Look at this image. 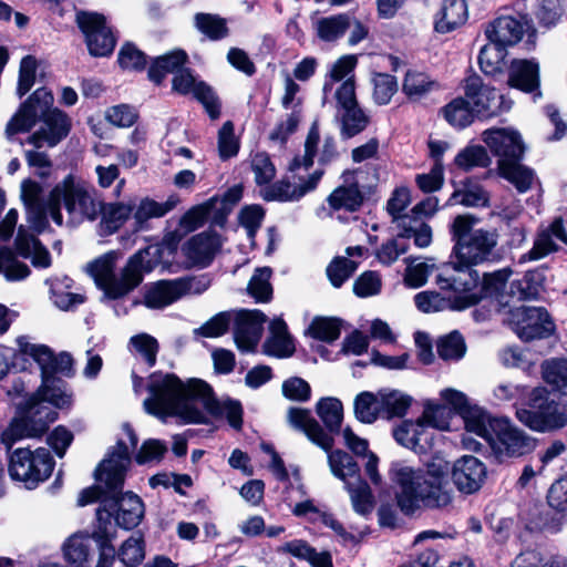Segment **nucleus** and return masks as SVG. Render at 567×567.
I'll use <instances>...</instances> for the list:
<instances>
[{
	"label": "nucleus",
	"instance_id": "obj_64",
	"mask_svg": "<svg viewBox=\"0 0 567 567\" xmlns=\"http://www.w3.org/2000/svg\"><path fill=\"white\" fill-rule=\"evenodd\" d=\"M373 101L379 105H386L390 103L392 96L398 91V82L393 75L385 73H378L372 78Z\"/></svg>",
	"mask_w": 567,
	"mask_h": 567
},
{
	"label": "nucleus",
	"instance_id": "obj_20",
	"mask_svg": "<svg viewBox=\"0 0 567 567\" xmlns=\"http://www.w3.org/2000/svg\"><path fill=\"white\" fill-rule=\"evenodd\" d=\"M267 317L260 310H243L236 317L235 342L241 351H252L260 340Z\"/></svg>",
	"mask_w": 567,
	"mask_h": 567
},
{
	"label": "nucleus",
	"instance_id": "obj_44",
	"mask_svg": "<svg viewBox=\"0 0 567 567\" xmlns=\"http://www.w3.org/2000/svg\"><path fill=\"white\" fill-rule=\"evenodd\" d=\"M543 380L561 395H567V359L551 358L540 365Z\"/></svg>",
	"mask_w": 567,
	"mask_h": 567
},
{
	"label": "nucleus",
	"instance_id": "obj_22",
	"mask_svg": "<svg viewBox=\"0 0 567 567\" xmlns=\"http://www.w3.org/2000/svg\"><path fill=\"white\" fill-rule=\"evenodd\" d=\"M507 84L524 93H533L534 99L540 97L539 63L532 59H515L508 66Z\"/></svg>",
	"mask_w": 567,
	"mask_h": 567
},
{
	"label": "nucleus",
	"instance_id": "obj_24",
	"mask_svg": "<svg viewBox=\"0 0 567 567\" xmlns=\"http://www.w3.org/2000/svg\"><path fill=\"white\" fill-rule=\"evenodd\" d=\"M529 29L530 24L525 18L506 16L499 17L489 23L485 33L491 42H495L503 48H506L518 43L524 33Z\"/></svg>",
	"mask_w": 567,
	"mask_h": 567
},
{
	"label": "nucleus",
	"instance_id": "obj_15",
	"mask_svg": "<svg viewBox=\"0 0 567 567\" xmlns=\"http://www.w3.org/2000/svg\"><path fill=\"white\" fill-rule=\"evenodd\" d=\"M464 90L465 97L478 118H491L497 116L503 110L509 109V105L504 106V96L499 95L494 87L484 84L477 75L465 80Z\"/></svg>",
	"mask_w": 567,
	"mask_h": 567
},
{
	"label": "nucleus",
	"instance_id": "obj_6",
	"mask_svg": "<svg viewBox=\"0 0 567 567\" xmlns=\"http://www.w3.org/2000/svg\"><path fill=\"white\" fill-rule=\"evenodd\" d=\"M61 204L70 221L76 224L95 220L102 212V200L97 197L96 190L71 174L52 188L48 198L50 217L58 226L63 224Z\"/></svg>",
	"mask_w": 567,
	"mask_h": 567
},
{
	"label": "nucleus",
	"instance_id": "obj_10",
	"mask_svg": "<svg viewBox=\"0 0 567 567\" xmlns=\"http://www.w3.org/2000/svg\"><path fill=\"white\" fill-rule=\"evenodd\" d=\"M54 468V460L45 447L30 450L20 447L14 450L9 457V475L13 481L24 484L29 489L35 488L47 481Z\"/></svg>",
	"mask_w": 567,
	"mask_h": 567
},
{
	"label": "nucleus",
	"instance_id": "obj_58",
	"mask_svg": "<svg viewBox=\"0 0 567 567\" xmlns=\"http://www.w3.org/2000/svg\"><path fill=\"white\" fill-rule=\"evenodd\" d=\"M133 207L123 203L104 205L102 203V226L109 231H116L132 215Z\"/></svg>",
	"mask_w": 567,
	"mask_h": 567
},
{
	"label": "nucleus",
	"instance_id": "obj_40",
	"mask_svg": "<svg viewBox=\"0 0 567 567\" xmlns=\"http://www.w3.org/2000/svg\"><path fill=\"white\" fill-rule=\"evenodd\" d=\"M498 169L501 175L520 193L527 192L536 181L534 172L519 164L518 159H499Z\"/></svg>",
	"mask_w": 567,
	"mask_h": 567
},
{
	"label": "nucleus",
	"instance_id": "obj_51",
	"mask_svg": "<svg viewBox=\"0 0 567 567\" xmlns=\"http://www.w3.org/2000/svg\"><path fill=\"white\" fill-rule=\"evenodd\" d=\"M340 114V134L342 138H351L362 131L369 124V116L358 105L339 111Z\"/></svg>",
	"mask_w": 567,
	"mask_h": 567
},
{
	"label": "nucleus",
	"instance_id": "obj_56",
	"mask_svg": "<svg viewBox=\"0 0 567 567\" xmlns=\"http://www.w3.org/2000/svg\"><path fill=\"white\" fill-rule=\"evenodd\" d=\"M272 270L269 267L257 268L251 276L247 291L258 302H268L272 297V286L270 284Z\"/></svg>",
	"mask_w": 567,
	"mask_h": 567
},
{
	"label": "nucleus",
	"instance_id": "obj_37",
	"mask_svg": "<svg viewBox=\"0 0 567 567\" xmlns=\"http://www.w3.org/2000/svg\"><path fill=\"white\" fill-rule=\"evenodd\" d=\"M117 511L115 514L116 524L125 529L136 527L144 517V504L142 499L131 492L115 498Z\"/></svg>",
	"mask_w": 567,
	"mask_h": 567
},
{
	"label": "nucleus",
	"instance_id": "obj_50",
	"mask_svg": "<svg viewBox=\"0 0 567 567\" xmlns=\"http://www.w3.org/2000/svg\"><path fill=\"white\" fill-rule=\"evenodd\" d=\"M353 409L354 415L360 422L365 424L373 423L382 415L379 391L377 393L368 391L359 393L354 399Z\"/></svg>",
	"mask_w": 567,
	"mask_h": 567
},
{
	"label": "nucleus",
	"instance_id": "obj_41",
	"mask_svg": "<svg viewBox=\"0 0 567 567\" xmlns=\"http://www.w3.org/2000/svg\"><path fill=\"white\" fill-rule=\"evenodd\" d=\"M279 550L305 559L313 567H332L331 557L327 551L319 553L302 539L287 542L280 546Z\"/></svg>",
	"mask_w": 567,
	"mask_h": 567
},
{
	"label": "nucleus",
	"instance_id": "obj_5",
	"mask_svg": "<svg viewBox=\"0 0 567 567\" xmlns=\"http://www.w3.org/2000/svg\"><path fill=\"white\" fill-rule=\"evenodd\" d=\"M477 219L457 215L450 225L452 255L461 266H480L495 260L498 234L494 229L475 228Z\"/></svg>",
	"mask_w": 567,
	"mask_h": 567
},
{
	"label": "nucleus",
	"instance_id": "obj_45",
	"mask_svg": "<svg viewBox=\"0 0 567 567\" xmlns=\"http://www.w3.org/2000/svg\"><path fill=\"white\" fill-rule=\"evenodd\" d=\"M186 61L187 54L182 50L158 56L150 66L148 78L155 83H161L167 73L176 74L178 71L183 70Z\"/></svg>",
	"mask_w": 567,
	"mask_h": 567
},
{
	"label": "nucleus",
	"instance_id": "obj_28",
	"mask_svg": "<svg viewBox=\"0 0 567 567\" xmlns=\"http://www.w3.org/2000/svg\"><path fill=\"white\" fill-rule=\"evenodd\" d=\"M342 179L343 184L329 195L328 204L334 210L355 212L363 203V194L355 182V172L346 171Z\"/></svg>",
	"mask_w": 567,
	"mask_h": 567
},
{
	"label": "nucleus",
	"instance_id": "obj_55",
	"mask_svg": "<svg viewBox=\"0 0 567 567\" xmlns=\"http://www.w3.org/2000/svg\"><path fill=\"white\" fill-rule=\"evenodd\" d=\"M31 274L29 266L16 257L9 248H0V275L8 281H20Z\"/></svg>",
	"mask_w": 567,
	"mask_h": 567
},
{
	"label": "nucleus",
	"instance_id": "obj_36",
	"mask_svg": "<svg viewBox=\"0 0 567 567\" xmlns=\"http://www.w3.org/2000/svg\"><path fill=\"white\" fill-rule=\"evenodd\" d=\"M183 285L174 280H159L147 287L144 305L150 309H162L181 299Z\"/></svg>",
	"mask_w": 567,
	"mask_h": 567
},
{
	"label": "nucleus",
	"instance_id": "obj_59",
	"mask_svg": "<svg viewBox=\"0 0 567 567\" xmlns=\"http://www.w3.org/2000/svg\"><path fill=\"white\" fill-rule=\"evenodd\" d=\"M243 197V187L240 185H234L221 197H212L209 200H216L214 203V217L213 223L223 225L227 215L233 210L236 204Z\"/></svg>",
	"mask_w": 567,
	"mask_h": 567
},
{
	"label": "nucleus",
	"instance_id": "obj_46",
	"mask_svg": "<svg viewBox=\"0 0 567 567\" xmlns=\"http://www.w3.org/2000/svg\"><path fill=\"white\" fill-rule=\"evenodd\" d=\"M441 114L446 122L455 128H464L471 125L475 118V113L468 100L456 97L441 110Z\"/></svg>",
	"mask_w": 567,
	"mask_h": 567
},
{
	"label": "nucleus",
	"instance_id": "obj_43",
	"mask_svg": "<svg viewBox=\"0 0 567 567\" xmlns=\"http://www.w3.org/2000/svg\"><path fill=\"white\" fill-rule=\"evenodd\" d=\"M358 58L354 54H347L339 58L334 61L329 72L326 75L324 83L322 86L323 91V100L322 103L326 102L328 92H331L336 84H339L347 80L348 78H354L353 71L357 66Z\"/></svg>",
	"mask_w": 567,
	"mask_h": 567
},
{
	"label": "nucleus",
	"instance_id": "obj_26",
	"mask_svg": "<svg viewBox=\"0 0 567 567\" xmlns=\"http://www.w3.org/2000/svg\"><path fill=\"white\" fill-rule=\"evenodd\" d=\"M198 406L205 412L206 422L208 415L224 416L228 423L236 430H239L243 424V408L238 401L225 400L218 401L213 394L212 388L207 384V390L200 393Z\"/></svg>",
	"mask_w": 567,
	"mask_h": 567
},
{
	"label": "nucleus",
	"instance_id": "obj_17",
	"mask_svg": "<svg viewBox=\"0 0 567 567\" xmlns=\"http://www.w3.org/2000/svg\"><path fill=\"white\" fill-rule=\"evenodd\" d=\"M441 398L463 417L467 433L476 435L485 432V424H487V419L491 415L477 405L472 404L463 392L445 389L441 391Z\"/></svg>",
	"mask_w": 567,
	"mask_h": 567
},
{
	"label": "nucleus",
	"instance_id": "obj_7",
	"mask_svg": "<svg viewBox=\"0 0 567 567\" xmlns=\"http://www.w3.org/2000/svg\"><path fill=\"white\" fill-rule=\"evenodd\" d=\"M112 540V533L104 526L92 535L72 534L64 540L61 550L70 567H112L116 555Z\"/></svg>",
	"mask_w": 567,
	"mask_h": 567
},
{
	"label": "nucleus",
	"instance_id": "obj_29",
	"mask_svg": "<svg viewBox=\"0 0 567 567\" xmlns=\"http://www.w3.org/2000/svg\"><path fill=\"white\" fill-rule=\"evenodd\" d=\"M289 423L301 430L307 437L320 446L324 451H329L333 446V439L327 434L320 424L310 415V412L305 409L291 408L288 411Z\"/></svg>",
	"mask_w": 567,
	"mask_h": 567
},
{
	"label": "nucleus",
	"instance_id": "obj_2",
	"mask_svg": "<svg viewBox=\"0 0 567 567\" xmlns=\"http://www.w3.org/2000/svg\"><path fill=\"white\" fill-rule=\"evenodd\" d=\"M150 396L143 402L148 414L159 419L178 417L183 423L205 424V412L198 406L207 383L199 379L182 382L175 374L154 372L150 375Z\"/></svg>",
	"mask_w": 567,
	"mask_h": 567
},
{
	"label": "nucleus",
	"instance_id": "obj_42",
	"mask_svg": "<svg viewBox=\"0 0 567 567\" xmlns=\"http://www.w3.org/2000/svg\"><path fill=\"white\" fill-rule=\"evenodd\" d=\"M545 276L542 270L527 271L519 280H513L509 285V295L518 301L535 299L543 291Z\"/></svg>",
	"mask_w": 567,
	"mask_h": 567
},
{
	"label": "nucleus",
	"instance_id": "obj_47",
	"mask_svg": "<svg viewBox=\"0 0 567 567\" xmlns=\"http://www.w3.org/2000/svg\"><path fill=\"white\" fill-rule=\"evenodd\" d=\"M328 452V464L331 473L343 481L344 484L351 482V478L355 480L359 476V466L351 455L342 450Z\"/></svg>",
	"mask_w": 567,
	"mask_h": 567
},
{
	"label": "nucleus",
	"instance_id": "obj_63",
	"mask_svg": "<svg viewBox=\"0 0 567 567\" xmlns=\"http://www.w3.org/2000/svg\"><path fill=\"white\" fill-rule=\"evenodd\" d=\"M357 268V261L347 257H336L327 267V276L333 287L340 288Z\"/></svg>",
	"mask_w": 567,
	"mask_h": 567
},
{
	"label": "nucleus",
	"instance_id": "obj_13",
	"mask_svg": "<svg viewBox=\"0 0 567 567\" xmlns=\"http://www.w3.org/2000/svg\"><path fill=\"white\" fill-rule=\"evenodd\" d=\"M411 203V194L406 187H398L393 190L386 203V210L392 217L401 236H413L414 245L419 248H426L432 243V228L421 218L411 214H403Z\"/></svg>",
	"mask_w": 567,
	"mask_h": 567
},
{
	"label": "nucleus",
	"instance_id": "obj_11",
	"mask_svg": "<svg viewBox=\"0 0 567 567\" xmlns=\"http://www.w3.org/2000/svg\"><path fill=\"white\" fill-rule=\"evenodd\" d=\"M516 415L523 424L537 432L555 431L567 425V413L543 386L533 389L529 408L517 410Z\"/></svg>",
	"mask_w": 567,
	"mask_h": 567
},
{
	"label": "nucleus",
	"instance_id": "obj_31",
	"mask_svg": "<svg viewBox=\"0 0 567 567\" xmlns=\"http://www.w3.org/2000/svg\"><path fill=\"white\" fill-rule=\"evenodd\" d=\"M557 240L567 245V234L560 218L555 219L547 229L539 231L533 248L522 256V260H538L546 257L557 249Z\"/></svg>",
	"mask_w": 567,
	"mask_h": 567
},
{
	"label": "nucleus",
	"instance_id": "obj_8",
	"mask_svg": "<svg viewBox=\"0 0 567 567\" xmlns=\"http://www.w3.org/2000/svg\"><path fill=\"white\" fill-rule=\"evenodd\" d=\"M18 410L19 416L1 434V441L8 449L21 439L41 436L58 417L54 409L34 394L19 403Z\"/></svg>",
	"mask_w": 567,
	"mask_h": 567
},
{
	"label": "nucleus",
	"instance_id": "obj_12",
	"mask_svg": "<svg viewBox=\"0 0 567 567\" xmlns=\"http://www.w3.org/2000/svg\"><path fill=\"white\" fill-rule=\"evenodd\" d=\"M502 305L504 321L520 340L544 339L554 333L555 324L545 308L520 305L506 309V303L502 302Z\"/></svg>",
	"mask_w": 567,
	"mask_h": 567
},
{
	"label": "nucleus",
	"instance_id": "obj_9",
	"mask_svg": "<svg viewBox=\"0 0 567 567\" xmlns=\"http://www.w3.org/2000/svg\"><path fill=\"white\" fill-rule=\"evenodd\" d=\"M476 435L491 446L499 461L506 457L525 455L536 446L533 437L513 427L505 419L489 416L487 424H485V432Z\"/></svg>",
	"mask_w": 567,
	"mask_h": 567
},
{
	"label": "nucleus",
	"instance_id": "obj_27",
	"mask_svg": "<svg viewBox=\"0 0 567 567\" xmlns=\"http://www.w3.org/2000/svg\"><path fill=\"white\" fill-rule=\"evenodd\" d=\"M322 175V171H316L306 181H302L299 184H292L285 181L277 182L262 190V197L266 200H298L317 187Z\"/></svg>",
	"mask_w": 567,
	"mask_h": 567
},
{
	"label": "nucleus",
	"instance_id": "obj_34",
	"mask_svg": "<svg viewBox=\"0 0 567 567\" xmlns=\"http://www.w3.org/2000/svg\"><path fill=\"white\" fill-rule=\"evenodd\" d=\"M14 246L17 252L23 258H30L35 268H49L51 266L49 250L22 226L18 230Z\"/></svg>",
	"mask_w": 567,
	"mask_h": 567
},
{
	"label": "nucleus",
	"instance_id": "obj_35",
	"mask_svg": "<svg viewBox=\"0 0 567 567\" xmlns=\"http://www.w3.org/2000/svg\"><path fill=\"white\" fill-rule=\"evenodd\" d=\"M467 20L465 0H444L435 16L434 28L440 33H447Z\"/></svg>",
	"mask_w": 567,
	"mask_h": 567
},
{
	"label": "nucleus",
	"instance_id": "obj_53",
	"mask_svg": "<svg viewBox=\"0 0 567 567\" xmlns=\"http://www.w3.org/2000/svg\"><path fill=\"white\" fill-rule=\"evenodd\" d=\"M344 485L350 495L354 512L360 515L371 513L373 508V497L369 485L360 477H357Z\"/></svg>",
	"mask_w": 567,
	"mask_h": 567
},
{
	"label": "nucleus",
	"instance_id": "obj_4",
	"mask_svg": "<svg viewBox=\"0 0 567 567\" xmlns=\"http://www.w3.org/2000/svg\"><path fill=\"white\" fill-rule=\"evenodd\" d=\"M19 351L31 357L41 370L42 384L34 393L45 404L63 409L72 404V393L65 382L55 375L71 377L73 374V359L71 354L61 352L55 355L44 344L32 343L27 337L17 339Z\"/></svg>",
	"mask_w": 567,
	"mask_h": 567
},
{
	"label": "nucleus",
	"instance_id": "obj_16",
	"mask_svg": "<svg viewBox=\"0 0 567 567\" xmlns=\"http://www.w3.org/2000/svg\"><path fill=\"white\" fill-rule=\"evenodd\" d=\"M76 22L85 35L90 53L94 56H105L113 52L115 38L105 24L104 17L97 13L80 12Z\"/></svg>",
	"mask_w": 567,
	"mask_h": 567
},
{
	"label": "nucleus",
	"instance_id": "obj_54",
	"mask_svg": "<svg viewBox=\"0 0 567 567\" xmlns=\"http://www.w3.org/2000/svg\"><path fill=\"white\" fill-rule=\"evenodd\" d=\"M171 208L168 204H161L150 198L142 199L133 214L135 230L146 229L148 220L163 217Z\"/></svg>",
	"mask_w": 567,
	"mask_h": 567
},
{
	"label": "nucleus",
	"instance_id": "obj_1",
	"mask_svg": "<svg viewBox=\"0 0 567 567\" xmlns=\"http://www.w3.org/2000/svg\"><path fill=\"white\" fill-rule=\"evenodd\" d=\"M456 488L464 494L477 492L486 478V466L477 457L465 455L456 460L450 470L444 458L435 457L425 468L414 467L405 461H393L389 478L395 492L399 508L413 515L422 507L445 508L453 502L449 474Z\"/></svg>",
	"mask_w": 567,
	"mask_h": 567
},
{
	"label": "nucleus",
	"instance_id": "obj_39",
	"mask_svg": "<svg viewBox=\"0 0 567 567\" xmlns=\"http://www.w3.org/2000/svg\"><path fill=\"white\" fill-rule=\"evenodd\" d=\"M441 84L427 73L409 70L404 76L402 91L412 101H419L427 94L439 91Z\"/></svg>",
	"mask_w": 567,
	"mask_h": 567
},
{
	"label": "nucleus",
	"instance_id": "obj_30",
	"mask_svg": "<svg viewBox=\"0 0 567 567\" xmlns=\"http://www.w3.org/2000/svg\"><path fill=\"white\" fill-rule=\"evenodd\" d=\"M120 258L121 254L118 251L111 250L97 257L86 266L90 276L109 298H112L111 289L116 285L117 277L114 270Z\"/></svg>",
	"mask_w": 567,
	"mask_h": 567
},
{
	"label": "nucleus",
	"instance_id": "obj_14",
	"mask_svg": "<svg viewBox=\"0 0 567 567\" xmlns=\"http://www.w3.org/2000/svg\"><path fill=\"white\" fill-rule=\"evenodd\" d=\"M123 429L131 441V447L118 441L95 471L96 480L105 484L114 498L116 492L123 486L125 472L131 464V449H135L137 444V437L133 429L127 424Z\"/></svg>",
	"mask_w": 567,
	"mask_h": 567
},
{
	"label": "nucleus",
	"instance_id": "obj_60",
	"mask_svg": "<svg viewBox=\"0 0 567 567\" xmlns=\"http://www.w3.org/2000/svg\"><path fill=\"white\" fill-rule=\"evenodd\" d=\"M317 413L330 431H337L340 427L343 417V408L340 400L336 398H326L317 403Z\"/></svg>",
	"mask_w": 567,
	"mask_h": 567
},
{
	"label": "nucleus",
	"instance_id": "obj_38",
	"mask_svg": "<svg viewBox=\"0 0 567 567\" xmlns=\"http://www.w3.org/2000/svg\"><path fill=\"white\" fill-rule=\"evenodd\" d=\"M270 336L264 344L265 352L278 358L290 357L295 346L282 319H274L269 326Z\"/></svg>",
	"mask_w": 567,
	"mask_h": 567
},
{
	"label": "nucleus",
	"instance_id": "obj_57",
	"mask_svg": "<svg viewBox=\"0 0 567 567\" xmlns=\"http://www.w3.org/2000/svg\"><path fill=\"white\" fill-rule=\"evenodd\" d=\"M194 21L196 29L213 41L224 39L228 34L226 20L219 16L197 13Z\"/></svg>",
	"mask_w": 567,
	"mask_h": 567
},
{
	"label": "nucleus",
	"instance_id": "obj_49",
	"mask_svg": "<svg viewBox=\"0 0 567 567\" xmlns=\"http://www.w3.org/2000/svg\"><path fill=\"white\" fill-rule=\"evenodd\" d=\"M379 400L381 401L382 415L386 419L403 416L412 402L411 396L393 389L379 390Z\"/></svg>",
	"mask_w": 567,
	"mask_h": 567
},
{
	"label": "nucleus",
	"instance_id": "obj_18",
	"mask_svg": "<svg viewBox=\"0 0 567 567\" xmlns=\"http://www.w3.org/2000/svg\"><path fill=\"white\" fill-rule=\"evenodd\" d=\"M173 90L179 94H193L206 109L212 118L220 115V104L210 86L196 81L186 69L178 71L173 78Z\"/></svg>",
	"mask_w": 567,
	"mask_h": 567
},
{
	"label": "nucleus",
	"instance_id": "obj_19",
	"mask_svg": "<svg viewBox=\"0 0 567 567\" xmlns=\"http://www.w3.org/2000/svg\"><path fill=\"white\" fill-rule=\"evenodd\" d=\"M150 256V248L140 249L131 256L117 277L116 285L112 287V299L121 298L136 288L143 280L144 274L153 268Z\"/></svg>",
	"mask_w": 567,
	"mask_h": 567
},
{
	"label": "nucleus",
	"instance_id": "obj_62",
	"mask_svg": "<svg viewBox=\"0 0 567 567\" xmlns=\"http://www.w3.org/2000/svg\"><path fill=\"white\" fill-rule=\"evenodd\" d=\"M423 427L447 430L450 426V411L440 403L427 401L424 403L422 416L419 419Z\"/></svg>",
	"mask_w": 567,
	"mask_h": 567
},
{
	"label": "nucleus",
	"instance_id": "obj_25",
	"mask_svg": "<svg viewBox=\"0 0 567 567\" xmlns=\"http://www.w3.org/2000/svg\"><path fill=\"white\" fill-rule=\"evenodd\" d=\"M474 266H461L457 260L441 268L436 282L441 289L455 292H468L478 284V274Z\"/></svg>",
	"mask_w": 567,
	"mask_h": 567
},
{
	"label": "nucleus",
	"instance_id": "obj_3",
	"mask_svg": "<svg viewBox=\"0 0 567 567\" xmlns=\"http://www.w3.org/2000/svg\"><path fill=\"white\" fill-rule=\"evenodd\" d=\"M53 94L44 87L35 90L30 97L21 104L16 114L6 126V134L12 136L30 131L39 118L43 125L27 142L35 148L53 147L70 132L71 120L59 109L52 107Z\"/></svg>",
	"mask_w": 567,
	"mask_h": 567
},
{
	"label": "nucleus",
	"instance_id": "obj_21",
	"mask_svg": "<svg viewBox=\"0 0 567 567\" xmlns=\"http://www.w3.org/2000/svg\"><path fill=\"white\" fill-rule=\"evenodd\" d=\"M223 245L221 237L214 231H203L189 238L182 247L187 260L194 266L206 267Z\"/></svg>",
	"mask_w": 567,
	"mask_h": 567
},
{
	"label": "nucleus",
	"instance_id": "obj_48",
	"mask_svg": "<svg viewBox=\"0 0 567 567\" xmlns=\"http://www.w3.org/2000/svg\"><path fill=\"white\" fill-rule=\"evenodd\" d=\"M488 204L487 192L477 183L466 182L462 188L455 189L447 200V205H463L466 207H484Z\"/></svg>",
	"mask_w": 567,
	"mask_h": 567
},
{
	"label": "nucleus",
	"instance_id": "obj_33",
	"mask_svg": "<svg viewBox=\"0 0 567 567\" xmlns=\"http://www.w3.org/2000/svg\"><path fill=\"white\" fill-rule=\"evenodd\" d=\"M312 30L318 40L333 43L341 39L351 27V17L338 13L311 19Z\"/></svg>",
	"mask_w": 567,
	"mask_h": 567
},
{
	"label": "nucleus",
	"instance_id": "obj_32",
	"mask_svg": "<svg viewBox=\"0 0 567 567\" xmlns=\"http://www.w3.org/2000/svg\"><path fill=\"white\" fill-rule=\"evenodd\" d=\"M414 302L416 308L424 313L443 311L445 309L463 310L477 302L474 295L464 296L451 302L436 291H421L415 295Z\"/></svg>",
	"mask_w": 567,
	"mask_h": 567
},
{
	"label": "nucleus",
	"instance_id": "obj_61",
	"mask_svg": "<svg viewBox=\"0 0 567 567\" xmlns=\"http://www.w3.org/2000/svg\"><path fill=\"white\" fill-rule=\"evenodd\" d=\"M214 203L216 200H207L202 205L194 206L181 218L179 228L184 233L193 231L199 228L207 218L214 217Z\"/></svg>",
	"mask_w": 567,
	"mask_h": 567
},
{
	"label": "nucleus",
	"instance_id": "obj_52",
	"mask_svg": "<svg viewBox=\"0 0 567 567\" xmlns=\"http://www.w3.org/2000/svg\"><path fill=\"white\" fill-rule=\"evenodd\" d=\"M505 56V48L489 41V43L485 44L480 51V68L485 74L496 75L503 71Z\"/></svg>",
	"mask_w": 567,
	"mask_h": 567
},
{
	"label": "nucleus",
	"instance_id": "obj_23",
	"mask_svg": "<svg viewBox=\"0 0 567 567\" xmlns=\"http://www.w3.org/2000/svg\"><path fill=\"white\" fill-rule=\"evenodd\" d=\"M484 143L499 159H519L525 151L520 135L509 128H491L482 134Z\"/></svg>",
	"mask_w": 567,
	"mask_h": 567
}]
</instances>
